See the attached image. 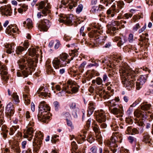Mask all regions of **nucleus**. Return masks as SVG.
Instances as JSON below:
<instances>
[{
    "instance_id": "nucleus-1",
    "label": "nucleus",
    "mask_w": 153,
    "mask_h": 153,
    "mask_svg": "<svg viewBox=\"0 0 153 153\" xmlns=\"http://www.w3.org/2000/svg\"><path fill=\"white\" fill-rule=\"evenodd\" d=\"M38 48H30L28 49L29 55L34 57L33 59L26 60L25 57L21 58L17 61L19 68L21 70H18L17 73L18 77H27L29 74H31L32 71L35 70L36 63L38 62V58L39 56L38 53Z\"/></svg>"
},
{
    "instance_id": "nucleus-2",
    "label": "nucleus",
    "mask_w": 153,
    "mask_h": 153,
    "mask_svg": "<svg viewBox=\"0 0 153 153\" xmlns=\"http://www.w3.org/2000/svg\"><path fill=\"white\" fill-rule=\"evenodd\" d=\"M138 73L137 69L135 71L132 70L127 63L125 62V87L128 90H130L134 85L133 80Z\"/></svg>"
},
{
    "instance_id": "nucleus-3",
    "label": "nucleus",
    "mask_w": 153,
    "mask_h": 153,
    "mask_svg": "<svg viewBox=\"0 0 153 153\" xmlns=\"http://www.w3.org/2000/svg\"><path fill=\"white\" fill-rule=\"evenodd\" d=\"M38 107L39 112L37 115L38 119L44 123H46L47 120L50 117L48 115V114L50 110V108L44 101L40 103Z\"/></svg>"
},
{
    "instance_id": "nucleus-4",
    "label": "nucleus",
    "mask_w": 153,
    "mask_h": 153,
    "mask_svg": "<svg viewBox=\"0 0 153 153\" xmlns=\"http://www.w3.org/2000/svg\"><path fill=\"white\" fill-rule=\"evenodd\" d=\"M123 136L121 133L118 132H114L110 140L106 142V143L111 147V150L113 153H115L117 151V149L115 148L117 147V142L119 141L120 143L122 142Z\"/></svg>"
},
{
    "instance_id": "nucleus-5",
    "label": "nucleus",
    "mask_w": 153,
    "mask_h": 153,
    "mask_svg": "<svg viewBox=\"0 0 153 153\" xmlns=\"http://www.w3.org/2000/svg\"><path fill=\"white\" fill-rule=\"evenodd\" d=\"M79 88V86L78 85L76 86L75 85H72V83L71 81H68L67 84L63 87V89L62 91H66L67 93L71 94V92L68 90L71 89L72 94H75L78 91Z\"/></svg>"
},
{
    "instance_id": "nucleus-6",
    "label": "nucleus",
    "mask_w": 153,
    "mask_h": 153,
    "mask_svg": "<svg viewBox=\"0 0 153 153\" xmlns=\"http://www.w3.org/2000/svg\"><path fill=\"white\" fill-rule=\"evenodd\" d=\"M34 122L32 121H30L28 124V126L27 130L25 131L23 135L24 138H27L29 141H30L33 138V136L34 130L32 126L34 125Z\"/></svg>"
},
{
    "instance_id": "nucleus-7",
    "label": "nucleus",
    "mask_w": 153,
    "mask_h": 153,
    "mask_svg": "<svg viewBox=\"0 0 153 153\" xmlns=\"http://www.w3.org/2000/svg\"><path fill=\"white\" fill-rule=\"evenodd\" d=\"M134 114L135 116L138 118L141 117L143 118H146L147 117L149 116L152 119H153V112L152 110L147 112L143 111L141 110H136L134 111Z\"/></svg>"
},
{
    "instance_id": "nucleus-8",
    "label": "nucleus",
    "mask_w": 153,
    "mask_h": 153,
    "mask_svg": "<svg viewBox=\"0 0 153 153\" xmlns=\"http://www.w3.org/2000/svg\"><path fill=\"white\" fill-rule=\"evenodd\" d=\"M59 16L58 20L59 22L65 23L68 25L71 24L73 18V15L70 14L65 15L61 14Z\"/></svg>"
},
{
    "instance_id": "nucleus-9",
    "label": "nucleus",
    "mask_w": 153,
    "mask_h": 153,
    "mask_svg": "<svg viewBox=\"0 0 153 153\" xmlns=\"http://www.w3.org/2000/svg\"><path fill=\"white\" fill-rule=\"evenodd\" d=\"M97 121L99 123L105 122L106 120V115L102 110H98L95 112Z\"/></svg>"
},
{
    "instance_id": "nucleus-10",
    "label": "nucleus",
    "mask_w": 153,
    "mask_h": 153,
    "mask_svg": "<svg viewBox=\"0 0 153 153\" xmlns=\"http://www.w3.org/2000/svg\"><path fill=\"white\" fill-rule=\"evenodd\" d=\"M77 0H62L61 2V4L58 6L59 8H61L62 7V4L65 6L68 3L69 8L71 9L73 7H75L77 4Z\"/></svg>"
},
{
    "instance_id": "nucleus-11",
    "label": "nucleus",
    "mask_w": 153,
    "mask_h": 153,
    "mask_svg": "<svg viewBox=\"0 0 153 153\" xmlns=\"http://www.w3.org/2000/svg\"><path fill=\"white\" fill-rule=\"evenodd\" d=\"M51 7L50 4L48 3H45L43 1H41L39 4V8L40 9L43 8L42 10V13L46 16L47 13H50L49 9Z\"/></svg>"
},
{
    "instance_id": "nucleus-12",
    "label": "nucleus",
    "mask_w": 153,
    "mask_h": 153,
    "mask_svg": "<svg viewBox=\"0 0 153 153\" xmlns=\"http://www.w3.org/2000/svg\"><path fill=\"white\" fill-rule=\"evenodd\" d=\"M14 112V108L12 103H9L7 106L6 113L7 117L10 120L13 118V116Z\"/></svg>"
},
{
    "instance_id": "nucleus-13",
    "label": "nucleus",
    "mask_w": 153,
    "mask_h": 153,
    "mask_svg": "<svg viewBox=\"0 0 153 153\" xmlns=\"http://www.w3.org/2000/svg\"><path fill=\"white\" fill-rule=\"evenodd\" d=\"M49 21L45 19L40 22L38 25L39 29L41 31H46L50 27Z\"/></svg>"
},
{
    "instance_id": "nucleus-14",
    "label": "nucleus",
    "mask_w": 153,
    "mask_h": 153,
    "mask_svg": "<svg viewBox=\"0 0 153 153\" xmlns=\"http://www.w3.org/2000/svg\"><path fill=\"white\" fill-rule=\"evenodd\" d=\"M147 76L146 75H141L136 82V89L139 90L146 82Z\"/></svg>"
},
{
    "instance_id": "nucleus-15",
    "label": "nucleus",
    "mask_w": 153,
    "mask_h": 153,
    "mask_svg": "<svg viewBox=\"0 0 153 153\" xmlns=\"http://www.w3.org/2000/svg\"><path fill=\"white\" fill-rule=\"evenodd\" d=\"M0 74L2 78L4 80L6 81L8 79L7 76V67L5 65H1L0 62Z\"/></svg>"
},
{
    "instance_id": "nucleus-16",
    "label": "nucleus",
    "mask_w": 153,
    "mask_h": 153,
    "mask_svg": "<svg viewBox=\"0 0 153 153\" xmlns=\"http://www.w3.org/2000/svg\"><path fill=\"white\" fill-rule=\"evenodd\" d=\"M0 10L3 15L6 16H10L11 15L12 12L10 6L7 5L4 7H1Z\"/></svg>"
},
{
    "instance_id": "nucleus-17",
    "label": "nucleus",
    "mask_w": 153,
    "mask_h": 153,
    "mask_svg": "<svg viewBox=\"0 0 153 153\" xmlns=\"http://www.w3.org/2000/svg\"><path fill=\"white\" fill-rule=\"evenodd\" d=\"M68 54L65 53H62L60 55L59 58L61 61V63L63 66L70 62L71 60L68 59Z\"/></svg>"
},
{
    "instance_id": "nucleus-18",
    "label": "nucleus",
    "mask_w": 153,
    "mask_h": 153,
    "mask_svg": "<svg viewBox=\"0 0 153 153\" xmlns=\"http://www.w3.org/2000/svg\"><path fill=\"white\" fill-rule=\"evenodd\" d=\"M18 30L16 25H10L7 27L5 31L7 33L11 35L13 33H17Z\"/></svg>"
},
{
    "instance_id": "nucleus-19",
    "label": "nucleus",
    "mask_w": 153,
    "mask_h": 153,
    "mask_svg": "<svg viewBox=\"0 0 153 153\" xmlns=\"http://www.w3.org/2000/svg\"><path fill=\"white\" fill-rule=\"evenodd\" d=\"M119 109H118L116 108H110L109 110L110 112L114 114H117L119 113H120V116L121 117L123 116V106H120Z\"/></svg>"
},
{
    "instance_id": "nucleus-20",
    "label": "nucleus",
    "mask_w": 153,
    "mask_h": 153,
    "mask_svg": "<svg viewBox=\"0 0 153 153\" xmlns=\"http://www.w3.org/2000/svg\"><path fill=\"white\" fill-rule=\"evenodd\" d=\"M47 91L48 90L44 89L43 87L41 86L37 90L36 93L44 97H46L47 96L49 97L50 94L48 93Z\"/></svg>"
},
{
    "instance_id": "nucleus-21",
    "label": "nucleus",
    "mask_w": 153,
    "mask_h": 153,
    "mask_svg": "<svg viewBox=\"0 0 153 153\" xmlns=\"http://www.w3.org/2000/svg\"><path fill=\"white\" fill-rule=\"evenodd\" d=\"M10 144L11 145V149L14 152L16 153H20L21 151L19 146V144L17 142L15 141L12 144L11 141L10 142Z\"/></svg>"
},
{
    "instance_id": "nucleus-22",
    "label": "nucleus",
    "mask_w": 153,
    "mask_h": 153,
    "mask_svg": "<svg viewBox=\"0 0 153 153\" xmlns=\"http://www.w3.org/2000/svg\"><path fill=\"white\" fill-rule=\"evenodd\" d=\"M34 137L35 138H34V140L36 139L38 141L39 145H41L42 144V141L43 138V134L40 131L36 132L35 133Z\"/></svg>"
},
{
    "instance_id": "nucleus-23",
    "label": "nucleus",
    "mask_w": 153,
    "mask_h": 153,
    "mask_svg": "<svg viewBox=\"0 0 153 153\" xmlns=\"http://www.w3.org/2000/svg\"><path fill=\"white\" fill-rule=\"evenodd\" d=\"M53 67L56 69H59L60 67L63 66L61 64V61L58 58H55L52 62Z\"/></svg>"
},
{
    "instance_id": "nucleus-24",
    "label": "nucleus",
    "mask_w": 153,
    "mask_h": 153,
    "mask_svg": "<svg viewBox=\"0 0 153 153\" xmlns=\"http://www.w3.org/2000/svg\"><path fill=\"white\" fill-rule=\"evenodd\" d=\"M41 145H39L38 140H34L33 142V153H38Z\"/></svg>"
},
{
    "instance_id": "nucleus-25",
    "label": "nucleus",
    "mask_w": 153,
    "mask_h": 153,
    "mask_svg": "<svg viewBox=\"0 0 153 153\" xmlns=\"http://www.w3.org/2000/svg\"><path fill=\"white\" fill-rule=\"evenodd\" d=\"M6 48V52L9 54H10L13 52L14 51V44L12 43L10 44H7L5 46Z\"/></svg>"
},
{
    "instance_id": "nucleus-26",
    "label": "nucleus",
    "mask_w": 153,
    "mask_h": 153,
    "mask_svg": "<svg viewBox=\"0 0 153 153\" xmlns=\"http://www.w3.org/2000/svg\"><path fill=\"white\" fill-rule=\"evenodd\" d=\"M86 136L85 134L82 135L81 134L79 135L76 137L77 142L79 144H81L85 140Z\"/></svg>"
},
{
    "instance_id": "nucleus-27",
    "label": "nucleus",
    "mask_w": 153,
    "mask_h": 153,
    "mask_svg": "<svg viewBox=\"0 0 153 153\" xmlns=\"http://www.w3.org/2000/svg\"><path fill=\"white\" fill-rule=\"evenodd\" d=\"M122 13H120L119 16H118V18L119 19H123V20H121L120 21V25L123 28H124V22L123 21V18L124 17V14H123V10H122Z\"/></svg>"
},
{
    "instance_id": "nucleus-28",
    "label": "nucleus",
    "mask_w": 153,
    "mask_h": 153,
    "mask_svg": "<svg viewBox=\"0 0 153 153\" xmlns=\"http://www.w3.org/2000/svg\"><path fill=\"white\" fill-rule=\"evenodd\" d=\"M143 141L146 143H150L151 142V139L150 136L147 134H145L144 135Z\"/></svg>"
},
{
    "instance_id": "nucleus-29",
    "label": "nucleus",
    "mask_w": 153,
    "mask_h": 153,
    "mask_svg": "<svg viewBox=\"0 0 153 153\" xmlns=\"http://www.w3.org/2000/svg\"><path fill=\"white\" fill-rule=\"evenodd\" d=\"M151 107V105L146 103L141 105H140V108L142 110L147 111Z\"/></svg>"
},
{
    "instance_id": "nucleus-30",
    "label": "nucleus",
    "mask_w": 153,
    "mask_h": 153,
    "mask_svg": "<svg viewBox=\"0 0 153 153\" xmlns=\"http://www.w3.org/2000/svg\"><path fill=\"white\" fill-rule=\"evenodd\" d=\"M106 39V37L104 36L102 37L100 36H98V37L96 39V41L98 44L104 42Z\"/></svg>"
},
{
    "instance_id": "nucleus-31",
    "label": "nucleus",
    "mask_w": 153,
    "mask_h": 153,
    "mask_svg": "<svg viewBox=\"0 0 153 153\" xmlns=\"http://www.w3.org/2000/svg\"><path fill=\"white\" fill-rule=\"evenodd\" d=\"M135 123L137 124V125H138L139 126H141V128L140 130V133L143 132V126L144 125V123L141 120H137L135 122Z\"/></svg>"
},
{
    "instance_id": "nucleus-32",
    "label": "nucleus",
    "mask_w": 153,
    "mask_h": 153,
    "mask_svg": "<svg viewBox=\"0 0 153 153\" xmlns=\"http://www.w3.org/2000/svg\"><path fill=\"white\" fill-rule=\"evenodd\" d=\"M107 105L109 107V109L110 108H111L115 107L117 104L114 102V100H112L110 101H108L107 102Z\"/></svg>"
},
{
    "instance_id": "nucleus-33",
    "label": "nucleus",
    "mask_w": 153,
    "mask_h": 153,
    "mask_svg": "<svg viewBox=\"0 0 153 153\" xmlns=\"http://www.w3.org/2000/svg\"><path fill=\"white\" fill-rule=\"evenodd\" d=\"M121 59V57L120 56H116V57L114 56V57L113 62H112V61L111 60H109V62L111 65H113L114 66L115 65V62H119V60H120Z\"/></svg>"
},
{
    "instance_id": "nucleus-34",
    "label": "nucleus",
    "mask_w": 153,
    "mask_h": 153,
    "mask_svg": "<svg viewBox=\"0 0 153 153\" xmlns=\"http://www.w3.org/2000/svg\"><path fill=\"white\" fill-rule=\"evenodd\" d=\"M114 0H100V1L105 6L107 7Z\"/></svg>"
},
{
    "instance_id": "nucleus-35",
    "label": "nucleus",
    "mask_w": 153,
    "mask_h": 153,
    "mask_svg": "<svg viewBox=\"0 0 153 153\" xmlns=\"http://www.w3.org/2000/svg\"><path fill=\"white\" fill-rule=\"evenodd\" d=\"M23 97L24 99L25 103L26 105H28L30 104V97L28 94H23Z\"/></svg>"
},
{
    "instance_id": "nucleus-36",
    "label": "nucleus",
    "mask_w": 153,
    "mask_h": 153,
    "mask_svg": "<svg viewBox=\"0 0 153 153\" xmlns=\"http://www.w3.org/2000/svg\"><path fill=\"white\" fill-rule=\"evenodd\" d=\"M69 54L71 56V60H73L74 57L77 56L78 55L77 50H72L71 53H70Z\"/></svg>"
},
{
    "instance_id": "nucleus-37",
    "label": "nucleus",
    "mask_w": 153,
    "mask_h": 153,
    "mask_svg": "<svg viewBox=\"0 0 153 153\" xmlns=\"http://www.w3.org/2000/svg\"><path fill=\"white\" fill-rule=\"evenodd\" d=\"M119 72L120 74V78L122 82L123 85L124 84V71L122 69L119 70Z\"/></svg>"
},
{
    "instance_id": "nucleus-38",
    "label": "nucleus",
    "mask_w": 153,
    "mask_h": 153,
    "mask_svg": "<svg viewBox=\"0 0 153 153\" xmlns=\"http://www.w3.org/2000/svg\"><path fill=\"white\" fill-rule=\"evenodd\" d=\"M12 97L16 104H17L19 102V97L16 93H13L12 95Z\"/></svg>"
},
{
    "instance_id": "nucleus-39",
    "label": "nucleus",
    "mask_w": 153,
    "mask_h": 153,
    "mask_svg": "<svg viewBox=\"0 0 153 153\" xmlns=\"http://www.w3.org/2000/svg\"><path fill=\"white\" fill-rule=\"evenodd\" d=\"M25 49V48L21 46H18L16 48V52L17 54H19Z\"/></svg>"
},
{
    "instance_id": "nucleus-40",
    "label": "nucleus",
    "mask_w": 153,
    "mask_h": 153,
    "mask_svg": "<svg viewBox=\"0 0 153 153\" xmlns=\"http://www.w3.org/2000/svg\"><path fill=\"white\" fill-rule=\"evenodd\" d=\"M27 27L29 29H30L33 27L32 20L30 19H28L27 20Z\"/></svg>"
},
{
    "instance_id": "nucleus-41",
    "label": "nucleus",
    "mask_w": 153,
    "mask_h": 153,
    "mask_svg": "<svg viewBox=\"0 0 153 153\" xmlns=\"http://www.w3.org/2000/svg\"><path fill=\"white\" fill-rule=\"evenodd\" d=\"M19 128V126H13L12 128H10V132H9V134L10 135H12L14 133L15 131L17 130V129Z\"/></svg>"
},
{
    "instance_id": "nucleus-42",
    "label": "nucleus",
    "mask_w": 153,
    "mask_h": 153,
    "mask_svg": "<svg viewBox=\"0 0 153 153\" xmlns=\"http://www.w3.org/2000/svg\"><path fill=\"white\" fill-rule=\"evenodd\" d=\"M105 7L102 5H99L98 7H94L93 8V11L95 12L96 10L97 11H100L102 9L104 8Z\"/></svg>"
},
{
    "instance_id": "nucleus-43",
    "label": "nucleus",
    "mask_w": 153,
    "mask_h": 153,
    "mask_svg": "<svg viewBox=\"0 0 153 153\" xmlns=\"http://www.w3.org/2000/svg\"><path fill=\"white\" fill-rule=\"evenodd\" d=\"M62 116L64 117L65 118L66 120L67 119L68 120V118H69L71 117V116L70 114L68 112H64L62 113Z\"/></svg>"
},
{
    "instance_id": "nucleus-44",
    "label": "nucleus",
    "mask_w": 153,
    "mask_h": 153,
    "mask_svg": "<svg viewBox=\"0 0 153 153\" xmlns=\"http://www.w3.org/2000/svg\"><path fill=\"white\" fill-rule=\"evenodd\" d=\"M93 130L96 133L99 134L100 133L99 127L97 124H95L94 126H93Z\"/></svg>"
},
{
    "instance_id": "nucleus-45",
    "label": "nucleus",
    "mask_w": 153,
    "mask_h": 153,
    "mask_svg": "<svg viewBox=\"0 0 153 153\" xmlns=\"http://www.w3.org/2000/svg\"><path fill=\"white\" fill-rule=\"evenodd\" d=\"M86 64V62H84L82 63L79 67V71L81 72H83L84 70V68L85 67V65Z\"/></svg>"
},
{
    "instance_id": "nucleus-46",
    "label": "nucleus",
    "mask_w": 153,
    "mask_h": 153,
    "mask_svg": "<svg viewBox=\"0 0 153 153\" xmlns=\"http://www.w3.org/2000/svg\"><path fill=\"white\" fill-rule=\"evenodd\" d=\"M92 25V26L94 28L98 29V30H94L95 31H96L97 33H99L100 31H99L98 29H100V27L99 25H98V24L97 23L96 24V23H93Z\"/></svg>"
},
{
    "instance_id": "nucleus-47",
    "label": "nucleus",
    "mask_w": 153,
    "mask_h": 153,
    "mask_svg": "<svg viewBox=\"0 0 153 153\" xmlns=\"http://www.w3.org/2000/svg\"><path fill=\"white\" fill-rule=\"evenodd\" d=\"M53 104L55 110L56 111H58V108L60 106L59 102L57 101H55L53 102Z\"/></svg>"
},
{
    "instance_id": "nucleus-48",
    "label": "nucleus",
    "mask_w": 153,
    "mask_h": 153,
    "mask_svg": "<svg viewBox=\"0 0 153 153\" xmlns=\"http://www.w3.org/2000/svg\"><path fill=\"white\" fill-rule=\"evenodd\" d=\"M83 6L81 4H79L76 9V12L77 13H80L82 10Z\"/></svg>"
},
{
    "instance_id": "nucleus-49",
    "label": "nucleus",
    "mask_w": 153,
    "mask_h": 153,
    "mask_svg": "<svg viewBox=\"0 0 153 153\" xmlns=\"http://www.w3.org/2000/svg\"><path fill=\"white\" fill-rule=\"evenodd\" d=\"M95 106L96 105L95 103L92 101L89 102V103L88 104V108H89L90 109H93L94 110L95 109Z\"/></svg>"
},
{
    "instance_id": "nucleus-50",
    "label": "nucleus",
    "mask_w": 153,
    "mask_h": 153,
    "mask_svg": "<svg viewBox=\"0 0 153 153\" xmlns=\"http://www.w3.org/2000/svg\"><path fill=\"white\" fill-rule=\"evenodd\" d=\"M132 129V127L131 126L128 127L126 129V133L127 134H131V135H133V133L131 132Z\"/></svg>"
},
{
    "instance_id": "nucleus-51",
    "label": "nucleus",
    "mask_w": 153,
    "mask_h": 153,
    "mask_svg": "<svg viewBox=\"0 0 153 153\" xmlns=\"http://www.w3.org/2000/svg\"><path fill=\"white\" fill-rule=\"evenodd\" d=\"M22 148V149H25L26 148H28L29 147L27 145V142L26 141H24L22 142L21 143Z\"/></svg>"
},
{
    "instance_id": "nucleus-52",
    "label": "nucleus",
    "mask_w": 153,
    "mask_h": 153,
    "mask_svg": "<svg viewBox=\"0 0 153 153\" xmlns=\"http://www.w3.org/2000/svg\"><path fill=\"white\" fill-rule=\"evenodd\" d=\"M124 5V3L123 1H119L118 4V8L120 9V10H121L123 8Z\"/></svg>"
},
{
    "instance_id": "nucleus-53",
    "label": "nucleus",
    "mask_w": 153,
    "mask_h": 153,
    "mask_svg": "<svg viewBox=\"0 0 153 153\" xmlns=\"http://www.w3.org/2000/svg\"><path fill=\"white\" fill-rule=\"evenodd\" d=\"M96 82L98 85H102V80L100 77H97L96 79Z\"/></svg>"
},
{
    "instance_id": "nucleus-54",
    "label": "nucleus",
    "mask_w": 153,
    "mask_h": 153,
    "mask_svg": "<svg viewBox=\"0 0 153 153\" xmlns=\"http://www.w3.org/2000/svg\"><path fill=\"white\" fill-rule=\"evenodd\" d=\"M140 27V26L139 23L136 24L133 27V30L134 31H137V30Z\"/></svg>"
},
{
    "instance_id": "nucleus-55",
    "label": "nucleus",
    "mask_w": 153,
    "mask_h": 153,
    "mask_svg": "<svg viewBox=\"0 0 153 153\" xmlns=\"http://www.w3.org/2000/svg\"><path fill=\"white\" fill-rule=\"evenodd\" d=\"M124 40V39L122 40L121 38H119L118 40V42L117 43V45L119 47H121L122 45H123V41Z\"/></svg>"
},
{
    "instance_id": "nucleus-56",
    "label": "nucleus",
    "mask_w": 153,
    "mask_h": 153,
    "mask_svg": "<svg viewBox=\"0 0 153 153\" xmlns=\"http://www.w3.org/2000/svg\"><path fill=\"white\" fill-rule=\"evenodd\" d=\"M97 148L96 146H93L90 149V150L91 152V153L89 152V153H97Z\"/></svg>"
},
{
    "instance_id": "nucleus-57",
    "label": "nucleus",
    "mask_w": 153,
    "mask_h": 153,
    "mask_svg": "<svg viewBox=\"0 0 153 153\" xmlns=\"http://www.w3.org/2000/svg\"><path fill=\"white\" fill-rule=\"evenodd\" d=\"M128 141L131 143H132L136 138L132 136H129L127 138Z\"/></svg>"
},
{
    "instance_id": "nucleus-58",
    "label": "nucleus",
    "mask_w": 153,
    "mask_h": 153,
    "mask_svg": "<svg viewBox=\"0 0 153 153\" xmlns=\"http://www.w3.org/2000/svg\"><path fill=\"white\" fill-rule=\"evenodd\" d=\"M94 110L93 109H91L90 108H88V109L87 110L88 111V114H87V115L88 117L90 116L91 115Z\"/></svg>"
},
{
    "instance_id": "nucleus-59",
    "label": "nucleus",
    "mask_w": 153,
    "mask_h": 153,
    "mask_svg": "<svg viewBox=\"0 0 153 153\" xmlns=\"http://www.w3.org/2000/svg\"><path fill=\"white\" fill-rule=\"evenodd\" d=\"M66 121L68 126L70 127L71 128H73L74 126L71 121L67 119Z\"/></svg>"
},
{
    "instance_id": "nucleus-60",
    "label": "nucleus",
    "mask_w": 153,
    "mask_h": 153,
    "mask_svg": "<svg viewBox=\"0 0 153 153\" xmlns=\"http://www.w3.org/2000/svg\"><path fill=\"white\" fill-rule=\"evenodd\" d=\"M87 140L90 143H92L94 141V139L91 135H89L87 137Z\"/></svg>"
},
{
    "instance_id": "nucleus-61",
    "label": "nucleus",
    "mask_w": 153,
    "mask_h": 153,
    "mask_svg": "<svg viewBox=\"0 0 153 153\" xmlns=\"http://www.w3.org/2000/svg\"><path fill=\"white\" fill-rule=\"evenodd\" d=\"M139 19L138 18V15H134L132 19V22H135L136 21Z\"/></svg>"
},
{
    "instance_id": "nucleus-62",
    "label": "nucleus",
    "mask_w": 153,
    "mask_h": 153,
    "mask_svg": "<svg viewBox=\"0 0 153 153\" xmlns=\"http://www.w3.org/2000/svg\"><path fill=\"white\" fill-rule=\"evenodd\" d=\"M84 28L83 26L82 27L80 30V35H82L83 36H84L85 35V34L83 32Z\"/></svg>"
},
{
    "instance_id": "nucleus-63",
    "label": "nucleus",
    "mask_w": 153,
    "mask_h": 153,
    "mask_svg": "<svg viewBox=\"0 0 153 153\" xmlns=\"http://www.w3.org/2000/svg\"><path fill=\"white\" fill-rule=\"evenodd\" d=\"M91 121V119H89L86 122V126L87 129L90 126Z\"/></svg>"
},
{
    "instance_id": "nucleus-64",
    "label": "nucleus",
    "mask_w": 153,
    "mask_h": 153,
    "mask_svg": "<svg viewBox=\"0 0 153 153\" xmlns=\"http://www.w3.org/2000/svg\"><path fill=\"white\" fill-rule=\"evenodd\" d=\"M22 153H32L31 149L30 148H28L27 150L23 151Z\"/></svg>"
}]
</instances>
